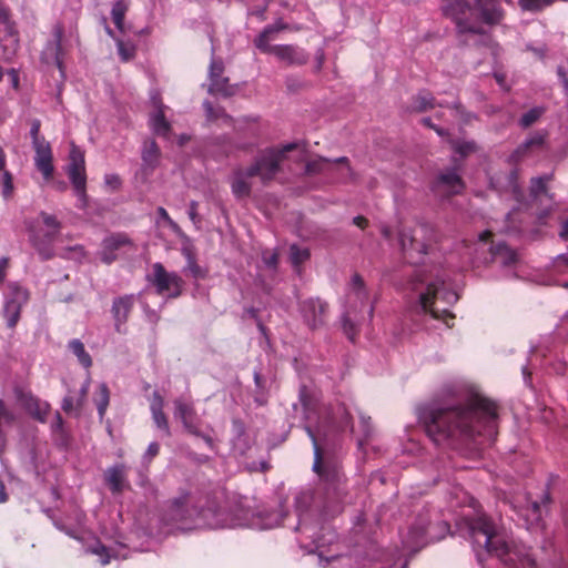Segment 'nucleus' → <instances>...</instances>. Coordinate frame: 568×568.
I'll return each mask as SVG.
<instances>
[{
    "mask_svg": "<svg viewBox=\"0 0 568 568\" xmlns=\"http://www.w3.org/2000/svg\"><path fill=\"white\" fill-rule=\"evenodd\" d=\"M150 281L159 294H166L169 297H178L182 293L183 280L174 272H168L161 263L152 265Z\"/></svg>",
    "mask_w": 568,
    "mask_h": 568,
    "instance_id": "9b49d317",
    "label": "nucleus"
},
{
    "mask_svg": "<svg viewBox=\"0 0 568 568\" xmlns=\"http://www.w3.org/2000/svg\"><path fill=\"white\" fill-rule=\"evenodd\" d=\"M189 216L192 222H197V202L191 201L189 205Z\"/></svg>",
    "mask_w": 568,
    "mask_h": 568,
    "instance_id": "680f3d73",
    "label": "nucleus"
},
{
    "mask_svg": "<svg viewBox=\"0 0 568 568\" xmlns=\"http://www.w3.org/2000/svg\"><path fill=\"white\" fill-rule=\"evenodd\" d=\"M118 52L123 61H129L134 57L135 47L122 40L116 41Z\"/></svg>",
    "mask_w": 568,
    "mask_h": 568,
    "instance_id": "a18cd8bd",
    "label": "nucleus"
},
{
    "mask_svg": "<svg viewBox=\"0 0 568 568\" xmlns=\"http://www.w3.org/2000/svg\"><path fill=\"white\" fill-rule=\"evenodd\" d=\"M347 301L353 311H362L368 301V293L361 275L354 274L347 293Z\"/></svg>",
    "mask_w": 568,
    "mask_h": 568,
    "instance_id": "aec40b11",
    "label": "nucleus"
},
{
    "mask_svg": "<svg viewBox=\"0 0 568 568\" xmlns=\"http://www.w3.org/2000/svg\"><path fill=\"white\" fill-rule=\"evenodd\" d=\"M62 34H63L62 29L60 27L55 28L54 37H55V45H57L58 50H60V48H61Z\"/></svg>",
    "mask_w": 568,
    "mask_h": 568,
    "instance_id": "69168bd1",
    "label": "nucleus"
},
{
    "mask_svg": "<svg viewBox=\"0 0 568 568\" xmlns=\"http://www.w3.org/2000/svg\"><path fill=\"white\" fill-rule=\"evenodd\" d=\"M549 503V493L545 491L540 501L528 499L527 505L520 506L518 513L525 519L528 527L538 526L542 519L544 510Z\"/></svg>",
    "mask_w": 568,
    "mask_h": 568,
    "instance_id": "dca6fc26",
    "label": "nucleus"
},
{
    "mask_svg": "<svg viewBox=\"0 0 568 568\" xmlns=\"http://www.w3.org/2000/svg\"><path fill=\"white\" fill-rule=\"evenodd\" d=\"M190 270H191V272H192L194 277H202L203 276L200 266L195 262H191L190 263Z\"/></svg>",
    "mask_w": 568,
    "mask_h": 568,
    "instance_id": "0e129e2a",
    "label": "nucleus"
},
{
    "mask_svg": "<svg viewBox=\"0 0 568 568\" xmlns=\"http://www.w3.org/2000/svg\"><path fill=\"white\" fill-rule=\"evenodd\" d=\"M422 123H423L425 126H427V128H429V129H433V130H434L438 135H440V136H444V135H446V133H447L444 129H442V128H439V126L435 125V124L432 122V119H430V118H424V119L422 120Z\"/></svg>",
    "mask_w": 568,
    "mask_h": 568,
    "instance_id": "6e6d98bb",
    "label": "nucleus"
},
{
    "mask_svg": "<svg viewBox=\"0 0 568 568\" xmlns=\"http://www.w3.org/2000/svg\"><path fill=\"white\" fill-rule=\"evenodd\" d=\"M7 74H8V78L10 80L11 85L14 89H18V87H19V74H18V72L14 69H10V70H8Z\"/></svg>",
    "mask_w": 568,
    "mask_h": 568,
    "instance_id": "052dcab7",
    "label": "nucleus"
},
{
    "mask_svg": "<svg viewBox=\"0 0 568 568\" xmlns=\"http://www.w3.org/2000/svg\"><path fill=\"white\" fill-rule=\"evenodd\" d=\"M436 187L449 195L459 194L465 187L459 170L452 168L442 171L437 176Z\"/></svg>",
    "mask_w": 568,
    "mask_h": 568,
    "instance_id": "f3484780",
    "label": "nucleus"
},
{
    "mask_svg": "<svg viewBox=\"0 0 568 568\" xmlns=\"http://www.w3.org/2000/svg\"><path fill=\"white\" fill-rule=\"evenodd\" d=\"M560 237L565 241H568V219L562 223Z\"/></svg>",
    "mask_w": 568,
    "mask_h": 568,
    "instance_id": "774afa93",
    "label": "nucleus"
},
{
    "mask_svg": "<svg viewBox=\"0 0 568 568\" xmlns=\"http://www.w3.org/2000/svg\"><path fill=\"white\" fill-rule=\"evenodd\" d=\"M134 304L133 295L116 297L112 304V314L115 322V329L121 332V327L126 323L129 314Z\"/></svg>",
    "mask_w": 568,
    "mask_h": 568,
    "instance_id": "5701e85b",
    "label": "nucleus"
},
{
    "mask_svg": "<svg viewBox=\"0 0 568 568\" xmlns=\"http://www.w3.org/2000/svg\"><path fill=\"white\" fill-rule=\"evenodd\" d=\"M24 407L31 416H33L36 419L42 423L45 420L50 409L48 403L42 402L33 396L26 397Z\"/></svg>",
    "mask_w": 568,
    "mask_h": 568,
    "instance_id": "cd10ccee",
    "label": "nucleus"
},
{
    "mask_svg": "<svg viewBox=\"0 0 568 568\" xmlns=\"http://www.w3.org/2000/svg\"><path fill=\"white\" fill-rule=\"evenodd\" d=\"M160 446L158 443H151L145 452L144 458L149 462L159 454Z\"/></svg>",
    "mask_w": 568,
    "mask_h": 568,
    "instance_id": "4d7b16f0",
    "label": "nucleus"
},
{
    "mask_svg": "<svg viewBox=\"0 0 568 568\" xmlns=\"http://www.w3.org/2000/svg\"><path fill=\"white\" fill-rule=\"evenodd\" d=\"M67 174L78 196V206L84 209L88 205L84 153L73 143L69 154Z\"/></svg>",
    "mask_w": 568,
    "mask_h": 568,
    "instance_id": "0eeeda50",
    "label": "nucleus"
},
{
    "mask_svg": "<svg viewBox=\"0 0 568 568\" xmlns=\"http://www.w3.org/2000/svg\"><path fill=\"white\" fill-rule=\"evenodd\" d=\"M425 528H414L408 532V536L406 539H404V545L407 549L414 550L416 548H419L424 546V538H425Z\"/></svg>",
    "mask_w": 568,
    "mask_h": 568,
    "instance_id": "c9c22d12",
    "label": "nucleus"
},
{
    "mask_svg": "<svg viewBox=\"0 0 568 568\" xmlns=\"http://www.w3.org/2000/svg\"><path fill=\"white\" fill-rule=\"evenodd\" d=\"M545 143V135L539 132H535L527 138L511 154V160L517 162L525 158L529 152L535 149H540Z\"/></svg>",
    "mask_w": 568,
    "mask_h": 568,
    "instance_id": "a878e982",
    "label": "nucleus"
},
{
    "mask_svg": "<svg viewBox=\"0 0 568 568\" xmlns=\"http://www.w3.org/2000/svg\"><path fill=\"white\" fill-rule=\"evenodd\" d=\"M410 286L420 310L448 324L447 320H452L453 315L447 306L455 304L458 295L448 288L442 278L424 268L415 272Z\"/></svg>",
    "mask_w": 568,
    "mask_h": 568,
    "instance_id": "7ed1b4c3",
    "label": "nucleus"
},
{
    "mask_svg": "<svg viewBox=\"0 0 568 568\" xmlns=\"http://www.w3.org/2000/svg\"><path fill=\"white\" fill-rule=\"evenodd\" d=\"M285 87L288 92L296 93L306 87L305 81L297 75H287L285 78Z\"/></svg>",
    "mask_w": 568,
    "mask_h": 568,
    "instance_id": "c03bdc74",
    "label": "nucleus"
},
{
    "mask_svg": "<svg viewBox=\"0 0 568 568\" xmlns=\"http://www.w3.org/2000/svg\"><path fill=\"white\" fill-rule=\"evenodd\" d=\"M158 214L160 215V217L162 220H164L169 225L171 226H176L175 223L172 221V219L170 217L169 213L166 212V210L162 206L158 207Z\"/></svg>",
    "mask_w": 568,
    "mask_h": 568,
    "instance_id": "e2e57ef3",
    "label": "nucleus"
},
{
    "mask_svg": "<svg viewBox=\"0 0 568 568\" xmlns=\"http://www.w3.org/2000/svg\"><path fill=\"white\" fill-rule=\"evenodd\" d=\"M189 503V495L182 494L178 498L173 499L171 504L169 505L166 511H165V520L170 524L175 525L181 530H187L191 529V526L187 525L186 519L195 513V509H189L187 508ZM207 526L210 528H217L220 525L217 524H202V523H195L192 528H201Z\"/></svg>",
    "mask_w": 568,
    "mask_h": 568,
    "instance_id": "9d476101",
    "label": "nucleus"
},
{
    "mask_svg": "<svg viewBox=\"0 0 568 568\" xmlns=\"http://www.w3.org/2000/svg\"><path fill=\"white\" fill-rule=\"evenodd\" d=\"M92 552L97 554L101 557L102 565L109 564L110 559H109V556L106 555V549L104 546H102V545L97 546L95 548L92 549Z\"/></svg>",
    "mask_w": 568,
    "mask_h": 568,
    "instance_id": "5fc2aeb1",
    "label": "nucleus"
},
{
    "mask_svg": "<svg viewBox=\"0 0 568 568\" xmlns=\"http://www.w3.org/2000/svg\"><path fill=\"white\" fill-rule=\"evenodd\" d=\"M36 152L34 155V165L41 172L43 179L49 181L53 175V155L50 143H37V145H32Z\"/></svg>",
    "mask_w": 568,
    "mask_h": 568,
    "instance_id": "a211bd4d",
    "label": "nucleus"
},
{
    "mask_svg": "<svg viewBox=\"0 0 568 568\" xmlns=\"http://www.w3.org/2000/svg\"><path fill=\"white\" fill-rule=\"evenodd\" d=\"M161 152L154 140H148L143 144L141 158L142 169L145 172H152L160 163Z\"/></svg>",
    "mask_w": 568,
    "mask_h": 568,
    "instance_id": "b1692460",
    "label": "nucleus"
},
{
    "mask_svg": "<svg viewBox=\"0 0 568 568\" xmlns=\"http://www.w3.org/2000/svg\"><path fill=\"white\" fill-rule=\"evenodd\" d=\"M436 105L434 97L426 91L419 92L413 99L412 110L415 112H425L434 109Z\"/></svg>",
    "mask_w": 568,
    "mask_h": 568,
    "instance_id": "72a5a7b5",
    "label": "nucleus"
},
{
    "mask_svg": "<svg viewBox=\"0 0 568 568\" xmlns=\"http://www.w3.org/2000/svg\"><path fill=\"white\" fill-rule=\"evenodd\" d=\"M126 11H128V4L122 0L116 1L112 7V11H111L112 20H113L115 27L120 31H123L124 18H125Z\"/></svg>",
    "mask_w": 568,
    "mask_h": 568,
    "instance_id": "e433bc0d",
    "label": "nucleus"
},
{
    "mask_svg": "<svg viewBox=\"0 0 568 568\" xmlns=\"http://www.w3.org/2000/svg\"><path fill=\"white\" fill-rule=\"evenodd\" d=\"M30 293L16 282H11L7 286L4 295L3 316L10 328L16 327L20 320L22 307L29 302Z\"/></svg>",
    "mask_w": 568,
    "mask_h": 568,
    "instance_id": "1a4fd4ad",
    "label": "nucleus"
},
{
    "mask_svg": "<svg viewBox=\"0 0 568 568\" xmlns=\"http://www.w3.org/2000/svg\"><path fill=\"white\" fill-rule=\"evenodd\" d=\"M306 430H307L308 435L311 436V438L313 440V444H314L315 460H314L313 469H314V471H316L317 474L321 475V468H322L321 450H320V447H318V445L316 443L315 436L312 433L311 428L307 427Z\"/></svg>",
    "mask_w": 568,
    "mask_h": 568,
    "instance_id": "49530a36",
    "label": "nucleus"
},
{
    "mask_svg": "<svg viewBox=\"0 0 568 568\" xmlns=\"http://www.w3.org/2000/svg\"><path fill=\"white\" fill-rule=\"evenodd\" d=\"M453 148L462 156H467L477 151V145L474 141H456L453 143Z\"/></svg>",
    "mask_w": 568,
    "mask_h": 568,
    "instance_id": "37998d69",
    "label": "nucleus"
},
{
    "mask_svg": "<svg viewBox=\"0 0 568 568\" xmlns=\"http://www.w3.org/2000/svg\"><path fill=\"white\" fill-rule=\"evenodd\" d=\"M105 184L113 189H118L121 184V180L116 174H106L104 178Z\"/></svg>",
    "mask_w": 568,
    "mask_h": 568,
    "instance_id": "bf43d9fd",
    "label": "nucleus"
},
{
    "mask_svg": "<svg viewBox=\"0 0 568 568\" xmlns=\"http://www.w3.org/2000/svg\"><path fill=\"white\" fill-rule=\"evenodd\" d=\"M304 322L311 329H316L325 324L327 304L320 298H308L301 304Z\"/></svg>",
    "mask_w": 568,
    "mask_h": 568,
    "instance_id": "4468645a",
    "label": "nucleus"
},
{
    "mask_svg": "<svg viewBox=\"0 0 568 568\" xmlns=\"http://www.w3.org/2000/svg\"><path fill=\"white\" fill-rule=\"evenodd\" d=\"M203 106H204V110L206 112V116L210 119V120H214V119H219L220 116H226L224 114V111L223 110H214L213 105L211 104V102L209 101H205L203 103Z\"/></svg>",
    "mask_w": 568,
    "mask_h": 568,
    "instance_id": "8fccbe9b",
    "label": "nucleus"
},
{
    "mask_svg": "<svg viewBox=\"0 0 568 568\" xmlns=\"http://www.w3.org/2000/svg\"><path fill=\"white\" fill-rule=\"evenodd\" d=\"M89 386H90V379H87L83 383V385L81 386L80 392H79V396H78L77 399H74L71 396L64 397V399L62 402V409L65 413H71V412H73L75 409H80L83 406V404H84L85 397H87L88 392H89Z\"/></svg>",
    "mask_w": 568,
    "mask_h": 568,
    "instance_id": "2f4dec72",
    "label": "nucleus"
},
{
    "mask_svg": "<svg viewBox=\"0 0 568 568\" xmlns=\"http://www.w3.org/2000/svg\"><path fill=\"white\" fill-rule=\"evenodd\" d=\"M503 2L504 0H454L445 4L443 11L455 23L459 41L470 44L486 33L484 26L501 22Z\"/></svg>",
    "mask_w": 568,
    "mask_h": 568,
    "instance_id": "f03ea898",
    "label": "nucleus"
},
{
    "mask_svg": "<svg viewBox=\"0 0 568 568\" xmlns=\"http://www.w3.org/2000/svg\"><path fill=\"white\" fill-rule=\"evenodd\" d=\"M124 248H134L132 240L125 233H113L105 236L101 244L100 258L111 264L118 258V252Z\"/></svg>",
    "mask_w": 568,
    "mask_h": 568,
    "instance_id": "ddd939ff",
    "label": "nucleus"
},
{
    "mask_svg": "<svg viewBox=\"0 0 568 568\" xmlns=\"http://www.w3.org/2000/svg\"><path fill=\"white\" fill-rule=\"evenodd\" d=\"M40 217L43 225L48 229L44 233L39 231L33 222H29L27 224V229L32 246L36 248L40 257L43 261H47L54 256L52 243L60 232L61 223L54 215L45 212H41Z\"/></svg>",
    "mask_w": 568,
    "mask_h": 568,
    "instance_id": "39448f33",
    "label": "nucleus"
},
{
    "mask_svg": "<svg viewBox=\"0 0 568 568\" xmlns=\"http://www.w3.org/2000/svg\"><path fill=\"white\" fill-rule=\"evenodd\" d=\"M288 29V26L282 20L276 21L274 24L267 26L254 40L255 47L260 50V40L263 39L267 47H273L271 41L275 39V34Z\"/></svg>",
    "mask_w": 568,
    "mask_h": 568,
    "instance_id": "7c9ffc66",
    "label": "nucleus"
},
{
    "mask_svg": "<svg viewBox=\"0 0 568 568\" xmlns=\"http://www.w3.org/2000/svg\"><path fill=\"white\" fill-rule=\"evenodd\" d=\"M353 222L356 226L361 229L366 227V225L368 224V221L364 216H356L354 217Z\"/></svg>",
    "mask_w": 568,
    "mask_h": 568,
    "instance_id": "338daca9",
    "label": "nucleus"
},
{
    "mask_svg": "<svg viewBox=\"0 0 568 568\" xmlns=\"http://www.w3.org/2000/svg\"><path fill=\"white\" fill-rule=\"evenodd\" d=\"M9 268V257H1L0 258V285L4 282L7 277V272Z\"/></svg>",
    "mask_w": 568,
    "mask_h": 568,
    "instance_id": "864d4df0",
    "label": "nucleus"
},
{
    "mask_svg": "<svg viewBox=\"0 0 568 568\" xmlns=\"http://www.w3.org/2000/svg\"><path fill=\"white\" fill-rule=\"evenodd\" d=\"M315 71L320 72L325 62V53L323 49H318L315 54Z\"/></svg>",
    "mask_w": 568,
    "mask_h": 568,
    "instance_id": "13d9d810",
    "label": "nucleus"
},
{
    "mask_svg": "<svg viewBox=\"0 0 568 568\" xmlns=\"http://www.w3.org/2000/svg\"><path fill=\"white\" fill-rule=\"evenodd\" d=\"M542 113V108H532L520 118L519 124L525 129L529 128L541 116Z\"/></svg>",
    "mask_w": 568,
    "mask_h": 568,
    "instance_id": "79ce46f5",
    "label": "nucleus"
},
{
    "mask_svg": "<svg viewBox=\"0 0 568 568\" xmlns=\"http://www.w3.org/2000/svg\"><path fill=\"white\" fill-rule=\"evenodd\" d=\"M294 148L295 144L290 143L281 149H266L255 159L254 163L248 166V174L258 176L264 184L272 181L280 172L285 153Z\"/></svg>",
    "mask_w": 568,
    "mask_h": 568,
    "instance_id": "423d86ee",
    "label": "nucleus"
},
{
    "mask_svg": "<svg viewBox=\"0 0 568 568\" xmlns=\"http://www.w3.org/2000/svg\"><path fill=\"white\" fill-rule=\"evenodd\" d=\"M236 129L248 138L256 139L260 135V128L256 120L243 119L237 122Z\"/></svg>",
    "mask_w": 568,
    "mask_h": 568,
    "instance_id": "4c0bfd02",
    "label": "nucleus"
},
{
    "mask_svg": "<svg viewBox=\"0 0 568 568\" xmlns=\"http://www.w3.org/2000/svg\"><path fill=\"white\" fill-rule=\"evenodd\" d=\"M173 404L174 417L181 420L185 432L202 438L209 448L214 449L215 445L212 436L201 430V419L196 414L193 403L183 398H176Z\"/></svg>",
    "mask_w": 568,
    "mask_h": 568,
    "instance_id": "6e6552de",
    "label": "nucleus"
},
{
    "mask_svg": "<svg viewBox=\"0 0 568 568\" xmlns=\"http://www.w3.org/2000/svg\"><path fill=\"white\" fill-rule=\"evenodd\" d=\"M40 125L41 124L39 120H33L31 123L30 135L32 139V145H37V143L47 142L43 136H40Z\"/></svg>",
    "mask_w": 568,
    "mask_h": 568,
    "instance_id": "09e8293b",
    "label": "nucleus"
},
{
    "mask_svg": "<svg viewBox=\"0 0 568 568\" xmlns=\"http://www.w3.org/2000/svg\"><path fill=\"white\" fill-rule=\"evenodd\" d=\"M290 257L292 264L297 267L305 261L310 258V251L307 248L300 247L297 245H292L290 247Z\"/></svg>",
    "mask_w": 568,
    "mask_h": 568,
    "instance_id": "ea45409f",
    "label": "nucleus"
},
{
    "mask_svg": "<svg viewBox=\"0 0 568 568\" xmlns=\"http://www.w3.org/2000/svg\"><path fill=\"white\" fill-rule=\"evenodd\" d=\"M343 328L347 336L353 339L354 336V324L351 322L348 314L343 316Z\"/></svg>",
    "mask_w": 568,
    "mask_h": 568,
    "instance_id": "3c124183",
    "label": "nucleus"
},
{
    "mask_svg": "<svg viewBox=\"0 0 568 568\" xmlns=\"http://www.w3.org/2000/svg\"><path fill=\"white\" fill-rule=\"evenodd\" d=\"M0 183L2 185L1 194L4 200H9L13 194V178L12 174L6 169L0 171Z\"/></svg>",
    "mask_w": 568,
    "mask_h": 568,
    "instance_id": "58836bf2",
    "label": "nucleus"
},
{
    "mask_svg": "<svg viewBox=\"0 0 568 568\" xmlns=\"http://www.w3.org/2000/svg\"><path fill=\"white\" fill-rule=\"evenodd\" d=\"M163 407H164L163 397L158 392H154L152 395V400H151V406H150L152 417H153V420H154L155 425L158 426V428L163 429L165 432V434L169 436L171 433H170L168 418L163 412Z\"/></svg>",
    "mask_w": 568,
    "mask_h": 568,
    "instance_id": "bb28decb",
    "label": "nucleus"
},
{
    "mask_svg": "<svg viewBox=\"0 0 568 568\" xmlns=\"http://www.w3.org/2000/svg\"><path fill=\"white\" fill-rule=\"evenodd\" d=\"M493 260L501 265L508 266L516 262V253L504 243L494 245L490 248Z\"/></svg>",
    "mask_w": 568,
    "mask_h": 568,
    "instance_id": "c756f323",
    "label": "nucleus"
},
{
    "mask_svg": "<svg viewBox=\"0 0 568 568\" xmlns=\"http://www.w3.org/2000/svg\"><path fill=\"white\" fill-rule=\"evenodd\" d=\"M335 165H344L346 174L345 175H352V169L349 166V161L346 156H341L334 160L326 159V158H317L315 160H312L307 162L306 164V172L308 174H317L323 172H329L333 166Z\"/></svg>",
    "mask_w": 568,
    "mask_h": 568,
    "instance_id": "412c9836",
    "label": "nucleus"
},
{
    "mask_svg": "<svg viewBox=\"0 0 568 568\" xmlns=\"http://www.w3.org/2000/svg\"><path fill=\"white\" fill-rule=\"evenodd\" d=\"M497 406L479 394L469 395L463 403L432 408L423 414L426 433L435 444L447 440L473 439L495 432Z\"/></svg>",
    "mask_w": 568,
    "mask_h": 568,
    "instance_id": "f257e3e1",
    "label": "nucleus"
},
{
    "mask_svg": "<svg viewBox=\"0 0 568 568\" xmlns=\"http://www.w3.org/2000/svg\"><path fill=\"white\" fill-rule=\"evenodd\" d=\"M224 65L222 61L212 59L209 70L210 87L209 92L231 97L235 93V88L229 83V79L223 77Z\"/></svg>",
    "mask_w": 568,
    "mask_h": 568,
    "instance_id": "2eb2a0df",
    "label": "nucleus"
},
{
    "mask_svg": "<svg viewBox=\"0 0 568 568\" xmlns=\"http://www.w3.org/2000/svg\"><path fill=\"white\" fill-rule=\"evenodd\" d=\"M260 51L273 54L287 67H302L308 62V53L295 44H276L267 47L263 39L260 40Z\"/></svg>",
    "mask_w": 568,
    "mask_h": 568,
    "instance_id": "f8f14e48",
    "label": "nucleus"
},
{
    "mask_svg": "<svg viewBox=\"0 0 568 568\" xmlns=\"http://www.w3.org/2000/svg\"><path fill=\"white\" fill-rule=\"evenodd\" d=\"M104 479L112 493H121L126 485V474L124 465H115L104 473Z\"/></svg>",
    "mask_w": 568,
    "mask_h": 568,
    "instance_id": "393cba45",
    "label": "nucleus"
},
{
    "mask_svg": "<svg viewBox=\"0 0 568 568\" xmlns=\"http://www.w3.org/2000/svg\"><path fill=\"white\" fill-rule=\"evenodd\" d=\"M548 181V176H538V178H534L531 180V184H530V191L531 193L537 196L539 195L540 193H542L545 190H546V183Z\"/></svg>",
    "mask_w": 568,
    "mask_h": 568,
    "instance_id": "de8ad7c7",
    "label": "nucleus"
},
{
    "mask_svg": "<svg viewBox=\"0 0 568 568\" xmlns=\"http://www.w3.org/2000/svg\"><path fill=\"white\" fill-rule=\"evenodd\" d=\"M254 175L248 174V168L245 170L236 169L233 172V176L231 179V190L236 199H246L251 195L252 184L250 179Z\"/></svg>",
    "mask_w": 568,
    "mask_h": 568,
    "instance_id": "4be33fe9",
    "label": "nucleus"
},
{
    "mask_svg": "<svg viewBox=\"0 0 568 568\" xmlns=\"http://www.w3.org/2000/svg\"><path fill=\"white\" fill-rule=\"evenodd\" d=\"M517 179V172L513 170L509 173H500L490 178V185L500 193H510L515 200L520 201L523 192Z\"/></svg>",
    "mask_w": 568,
    "mask_h": 568,
    "instance_id": "6ab92c4d",
    "label": "nucleus"
},
{
    "mask_svg": "<svg viewBox=\"0 0 568 568\" xmlns=\"http://www.w3.org/2000/svg\"><path fill=\"white\" fill-rule=\"evenodd\" d=\"M69 348L84 368H90L92 366V358L80 339L75 338L70 341Z\"/></svg>",
    "mask_w": 568,
    "mask_h": 568,
    "instance_id": "473e14b6",
    "label": "nucleus"
},
{
    "mask_svg": "<svg viewBox=\"0 0 568 568\" xmlns=\"http://www.w3.org/2000/svg\"><path fill=\"white\" fill-rule=\"evenodd\" d=\"M94 403L98 408L99 417L102 419L105 415L106 408L110 403V390L106 386V384L101 383L98 386V390L94 397Z\"/></svg>",
    "mask_w": 568,
    "mask_h": 568,
    "instance_id": "f704fd0d",
    "label": "nucleus"
},
{
    "mask_svg": "<svg viewBox=\"0 0 568 568\" xmlns=\"http://www.w3.org/2000/svg\"><path fill=\"white\" fill-rule=\"evenodd\" d=\"M399 244L404 252L408 250H416L422 252L424 250V245L416 243L414 237L406 232H402L399 234Z\"/></svg>",
    "mask_w": 568,
    "mask_h": 568,
    "instance_id": "a19ab883",
    "label": "nucleus"
},
{
    "mask_svg": "<svg viewBox=\"0 0 568 568\" xmlns=\"http://www.w3.org/2000/svg\"><path fill=\"white\" fill-rule=\"evenodd\" d=\"M153 101L158 110L150 118L152 130L159 135H166L170 131V123L165 120L163 112L164 106L161 101L155 99H153Z\"/></svg>",
    "mask_w": 568,
    "mask_h": 568,
    "instance_id": "c85d7f7f",
    "label": "nucleus"
},
{
    "mask_svg": "<svg viewBox=\"0 0 568 568\" xmlns=\"http://www.w3.org/2000/svg\"><path fill=\"white\" fill-rule=\"evenodd\" d=\"M263 261L270 267H275L277 264V254L274 252L263 253Z\"/></svg>",
    "mask_w": 568,
    "mask_h": 568,
    "instance_id": "603ef678",
    "label": "nucleus"
},
{
    "mask_svg": "<svg viewBox=\"0 0 568 568\" xmlns=\"http://www.w3.org/2000/svg\"><path fill=\"white\" fill-rule=\"evenodd\" d=\"M460 530L471 540L474 548H483L500 558L505 564L515 565L517 551L485 515L474 518L465 517L462 520Z\"/></svg>",
    "mask_w": 568,
    "mask_h": 568,
    "instance_id": "20e7f679",
    "label": "nucleus"
}]
</instances>
